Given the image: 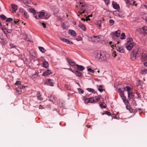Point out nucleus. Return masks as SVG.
Here are the masks:
<instances>
[{
    "mask_svg": "<svg viewBox=\"0 0 147 147\" xmlns=\"http://www.w3.org/2000/svg\"><path fill=\"white\" fill-rule=\"evenodd\" d=\"M113 14L114 15L117 16H119L120 17H123L125 16V14L122 11H119L117 10H116L114 11Z\"/></svg>",
    "mask_w": 147,
    "mask_h": 147,
    "instance_id": "4",
    "label": "nucleus"
},
{
    "mask_svg": "<svg viewBox=\"0 0 147 147\" xmlns=\"http://www.w3.org/2000/svg\"><path fill=\"white\" fill-rule=\"evenodd\" d=\"M118 90L120 92H123L126 90L125 88V87H121L120 88H119L118 89Z\"/></svg>",
    "mask_w": 147,
    "mask_h": 147,
    "instance_id": "32",
    "label": "nucleus"
},
{
    "mask_svg": "<svg viewBox=\"0 0 147 147\" xmlns=\"http://www.w3.org/2000/svg\"><path fill=\"white\" fill-rule=\"evenodd\" d=\"M138 49L137 48H134L130 55V58L133 61L135 60L136 59V55L139 54L138 52Z\"/></svg>",
    "mask_w": 147,
    "mask_h": 147,
    "instance_id": "3",
    "label": "nucleus"
},
{
    "mask_svg": "<svg viewBox=\"0 0 147 147\" xmlns=\"http://www.w3.org/2000/svg\"><path fill=\"white\" fill-rule=\"evenodd\" d=\"M82 39V38L80 36H78V37L76 38V40L78 41L81 40Z\"/></svg>",
    "mask_w": 147,
    "mask_h": 147,
    "instance_id": "50",
    "label": "nucleus"
},
{
    "mask_svg": "<svg viewBox=\"0 0 147 147\" xmlns=\"http://www.w3.org/2000/svg\"><path fill=\"white\" fill-rule=\"evenodd\" d=\"M64 88L67 90H70L71 89V87L69 85H65L64 86Z\"/></svg>",
    "mask_w": 147,
    "mask_h": 147,
    "instance_id": "30",
    "label": "nucleus"
},
{
    "mask_svg": "<svg viewBox=\"0 0 147 147\" xmlns=\"http://www.w3.org/2000/svg\"><path fill=\"white\" fill-rule=\"evenodd\" d=\"M51 73V71L49 70L48 69L47 71L44 72L43 74H42V76H47L50 74Z\"/></svg>",
    "mask_w": 147,
    "mask_h": 147,
    "instance_id": "12",
    "label": "nucleus"
},
{
    "mask_svg": "<svg viewBox=\"0 0 147 147\" xmlns=\"http://www.w3.org/2000/svg\"><path fill=\"white\" fill-rule=\"evenodd\" d=\"M37 97L40 100H43L41 96L40 92L39 91H38L37 92Z\"/></svg>",
    "mask_w": 147,
    "mask_h": 147,
    "instance_id": "16",
    "label": "nucleus"
},
{
    "mask_svg": "<svg viewBox=\"0 0 147 147\" xmlns=\"http://www.w3.org/2000/svg\"><path fill=\"white\" fill-rule=\"evenodd\" d=\"M24 15L26 18H28L29 17V15L28 14V13L26 11L24 13Z\"/></svg>",
    "mask_w": 147,
    "mask_h": 147,
    "instance_id": "47",
    "label": "nucleus"
},
{
    "mask_svg": "<svg viewBox=\"0 0 147 147\" xmlns=\"http://www.w3.org/2000/svg\"><path fill=\"white\" fill-rule=\"evenodd\" d=\"M38 48L39 50L42 53H44L45 51V49L43 47H38Z\"/></svg>",
    "mask_w": 147,
    "mask_h": 147,
    "instance_id": "27",
    "label": "nucleus"
},
{
    "mask_svg": "<svg viewBox=\"0 0 147 147\" xmlns=\"http://www.w3.org/2000/svg\"><path fill=\"white\" fill-rule=\"evenodd\" d=\"M142 59H143L144 60H146L147 59V55L146 53H142Z\"/></svg>",
    "mask_w": 147,
    "mask_h": 147,
    "instance_id": "24",
    "label": "nucleus"
},
{
    "mask_svg": "<svg viewBox=\"0 0 147 147\" xmlns=\"http://www.w3.org/2000/svg\"><path fill=\"white\" fill-rule=\"evenodd\" d=\"M115 47H116V50L118 52L121 53H123L125 51L123 47L119 46H117L116 47V46Z\"/></svg>",
    "mask_w": 147,
    "mask_h": 147,
    "instance_id": "6",
    "label": "nucleus"
},
{
    "mask_svg": "<svg viewBox=\"0 0 147 147\" xmlns=\"http://www.w3.org/2000/svg\"><path fill=\"white\" fill-rule=\"evenodd\" d=\"M105 2L106 4L108 5L110 2L109 0H105Z\"/></svg>",
    "mask_w": 147,
    "mask_h": 147,
    "instance_id": "52",
    "label": "nucleus"
},
{
    "mask_svg": "<svg viewBox=\"0 0 147 147\" xmlns=\"http://www.w3.org/2000/svg\"><path fill=\"white\" fill-rule=\"evenodd\" d=\"M70 63H71V65L72 66H74L75 65V63L71 60Z\"/></svg>",
    "mask_w": 147,
    "mask_h": 147,
    "instance_id": "55",
    "label": "nucleus"
},
{
    "mask_svg": "<svg viewBox=\"0 0 147 147\" xmlns=\"http://www.w3.org/2000/svg\"><path fill=\"white\" fill-rule=\"evenodd\" d=\"M19 21V20L18 19H17L16 20H14V22L15 24H16Z\"/></svg>",
    "mask_w": 147,
    "mask_h": 147,
    "instance_id": "61",
    "label": "nucleus"
},
{
    "mask_svg": "<svg viewBox=\"0 0 147 147\" xmlns=\"http://www.w3.org/2000/svg\"><path fill=\"white\" fill-rule=\"evenodd\" d=\"M43 65L44 67L46 68H47L48 67L49 64L47 62L45 61L43 63Z\"/></svg>",
    "mask_w": 147,
    "mask_h": 147,
    "instance_id": "31",
    "label": "nucleus"
},
{
    "mask_svg": "<svg viewBox=\"0 0 147 147\" xmlns=\"http://www.w3.org/2000/svg\"><path fill=\"white\" fill-rule=\"evenodd\" d=\"M104 104H105V103L103 102L100 104V107L101 108H105L106 107L105 106Z\"/></svg>",
    "mask_w": 147,
    "mask_h": 147,
    "instance_id": "38",
    "label": "nucleus"
},
{
    "mask_svg": "<svg viewBox=\"0 0 147 147\" xmlns=\"http://www.w3.org/2000/svg\"><path fill=\"white\" fill-rule=\"evenodd\" d=\"M72 71L73 72L76 76L78 77H80L82 75V74L78 71L74 70V71L72 70Z\"/></svg>",
    "mask_w": 147,
    "mask_h": 147,
    "instance_id": "9",
    "label": "nucleus"
},
{
    "mask_svg": "<svg viewBox=\"0 0 147 147\" xmlns=\"http://www.w3.org/2000/svg\"><path fill=\"white\" fill-rule=\"evenodd\" d=\"M130 42H133V39L131 38H129V40L127 41V43H129Z\"/></svg>",
    "mask_w": 147,
    "mask_h": 147,
    "instance_id": "49",
    "label": "nucleus"
},
{
    "mask_svg": "<svg viewBox=\"0 0 147 147\" xmlns=\"http://www.w3.org/2000/svg\"><path fill=\"white\" fill-rule=\"evenodd\" d=\"M126 3L127 4L128 3L130 5H133L134 4L135 1L133 0H126Z\"/></svg>",
    "mask_w": 147,
    "mask_h": 147,
    "instance_id": "14",
    "label": "nucleus"
},
{
    "mask_svg": "<svg viewBox=\"0 0 147 147\" xmlns=\"http://www.w3.org/2000/svg\"><path fill=\"white\" fill-rule=\"evenodd\" d=\"M135 43L134 42H130L129 43H127L126 46V48L128 51H130L133 48V47L135 45Z\"/></svg>",
    "mask_w": 147,
    "mask_h": 147,
    "instance_id": "5",
    "label": "nucleus"
},
{
    "mask_svg": "<svg viewBox=\"0 0 147 147\" xmlns=\"http://www.w3.org/2000/svg\"><path fill=\"white\" fill-rule=\"evenodd\" d=\"M21 84V82L20 81H16L15 83V84L16 85H20Z\"/></svg>",
    "mask_w": 147,
    "mask_h": 147,
    "instance_id": "51",
    "label": "nucleus"
},
{
    "mask_svg": "<svg viewBox=\"0 0 147 147\" xmlns=\"http://www.w3.org/2000/svg\"><path fill=\"white\" fill-rule=\"evenodd\" d=\"M100 100V98H97V96L92 97L88 98H85L84 100L85 103H95Z\"/></svg>",
    "mask_w": 147,
    "mask_h": 147,
    "instance_id": "2",
    "label": "nucleus"
},
{
    "mask_svg": "<svg viewBox=\"0 0 147 147\" xmlns=\"http://www.w3.org/2000/svg\"><path fill=\"white\" fill-rule=\"evenodd\" d=\"M87 90L89 92H93L94 91V89L92 88H87Z\"/></svg>",
    "mask_w": 147,
    "mask_h": 147,
    "instance_id": "46",
    "label": "nucleus"
},
{
    "mask_svg": "<svg viewBox=\"0 0 147 147\" xmlns=\"http://www.w3.org/2000/svg\"><path fill=\"white\" fill-rule=\"evenodd\" d=\"M48 85L53 86V84L54 83V81L51 79H48L47 82Z\"/></svg>",
    "mask_w": 147,
    "mask_h": 147,
    "instance_id": "10",
    "label": "nucleus"
},
{
    "mask_svg": "<svg viewBox=\"0 0 147 147\" xmlns=\"http://www.w3.org/2000/svg\"><path fill=\"white\" fill-rule=\"evenodd\" d=\"M120 95L123 102L125 105L129 103V102L128 100L126 99L125 96L124 95V94L123 93H122Z\"/></svg>",
    "mask_w": 147,
    "mask_h": 147,
    "instance_id": "8",
    "label": "nucleus"
},
{
    "mask_svg": "<svg viewBox=\"0 0 147 147\" xmlns=\"http://www.w3.org/2000/svg\"><path fill=\"white\" fill-rule=\"evenodd\" d=\"M2 30L3 31L4 33L5 34H7V32H8V30L6 28H2Z\"/></svg>",
    "mask_w": 147,
    "mask_h": 147,
    "instance_id": "39",
    "label": "nucleus"
},
{
    "mask_svg": "<svg viewBox=\"0 0 147 147\" xmlns=\"http://www.w3.org/2000/svg\"><path fill=\"white\" fill-rule=\"evenodd\" d=\"M67 61L69 64L71 65V63H70L71 61V60H70L68 59H67Z\"/></svg>",
    "mask_w": 147,
    "mask_h": 147,
    "instance_id": "56",
    "label": "nucleus"
},
{
    "mask_svg": "<svg viewBox=\"0 0 147 147\" xmlns=\"http://www.w3.org/2000/svg\"><path fill=\"white\" fill-rule=\"evenodd\" d=\"M96 24L98 25V26L100 28L101 25V21L100 20L96 21L95 22Z\"/></svg>",
    "mask_w": 147,
    "mask_h": 147,
    "instance_id": "22",
    "label": "nucleus"
},
{
    "mask_svg": "<svg viewBox=\"0 0 147 147\" xmlns=\"http://www.w3.org/2000/svg\"><path fill=\"white\" fill-rule=\"evenodd\" d=\"M128 97L129 98H131V96L130 95V93H128Z\"/></svg>",
    "mask_w": 147,
    "mask_h": 147,
    "instance_id": "59",
    "label": "nucleus"
},
{
    "mask_svg": "<svg viewBox=\"0 0 147 147\" xmlns=\"http://www.w3.org/2000/svg\"><path fill=\"white\" fill-rule=\"evenodd\" d=\"M78 92L80 94H83L84 93V91L82 89L80 88H78Z\"/></svg>",
    "mask_w": 147,
    "mask_h": 147,
    "instance_id": "40",
    "label": "nucleus"
},
{
    "mask_svg": "<svg viewBox=\"0 0 147 147\" xmlns=\"http://www.w3.org/2000/svg\"><path fill=\"white\" fill-rule=\"evenodd\" d=\"M142 18L147 22V14L144 13L142 14Z\"/></svg>",
    "mask_w": 147,
    "mask_h": 147,
    "instance_id": "21",
    "label": "nucleus"
},
{
    "mask_svg": "<svg viewBox=\"0 0 147 147\" xmlns=\"http://www.w3.org/2000/svg\"><path fill=\"white\" fill-rule=\"evenodd\" d=\"M141 30H143V32L147 34V27H144L141 29Z\"/></svg>",
    "mask_w": 147,
    "mask_h": 147,
    "instance_id": "26",
    "label": "nucleus"
},
{
    "mask_svg": "<svg viewBox=\"0 0 147 147\" xmlns=\"http://www.w3.org/2000/svg\"><path fill=\"white\" fill-rule=\"evenodd\" d=\"M91 40L94 42H98L100 41V38L97 36H93L91 37Z\"/></svg>",
    "mask_w": 147,
    "mask_h": 147,
    "instance_id": "7",
    "label": "nucleus"
},
{
    "mask_svg": "<svg viewBox=\"0 0 147 147\" xmlns=\"http://www.w3.org/2000/svg\"><path fill=\"white\" fill-rule=\"evenodd\" d=\"M65 42H66L67 44H68L70 45H71L72 44V42L70 41L69 40L67 39H66Z\"/></svg>",
    "mask_w": 147,
    "mask_h": 147,
    "instance_id": "41",
    "label": "nucleus"
},
{
    "mask_svg": "<svg viewBox=\"0 0 147 147\" xmlns=\"http://www.w3.org/2000/svg\"><path fill=\"white\" fill-rule=\"evenodd\" d=\"M105 114L109 116L111 115V113L109 112L106 111Z\"/></svg>",
    "mask_w": 147,
    "mask_h": 147,
    "instance_id": "53",
    "label": "nucleus"
},
{
    "mask_svg": "<svg viewBox=\"0 0 147 147\" xmlns=\"http://www.w3.org/2000/svg\"><path fill=\"white\" fill-rule=\"evenodd\" d=\"M113 5V7L115 9H118L119 8V5L116 3L113 4L112 3Z\"/></svg>",
    "mask_w": 147,
    "mask_h": 147,
    "instance_id": "25",
    "label": "nucleus"
},
{
    "mask_svg": "<svg viewBox=\"0 0 147 147\" xmlns=\"http://www.w3.org/2000/svg\"><path fill=\"white\" fill-rule=\"evenodd\" d=\"M26 40H27L28 41L32 42V39H29V38H26Z\"/></svg>",
    "mask_w": 147,
    "mask_h": 147,
    "instance_id": "57",
    "label": "nucleus"
},
{
    "mask_svg": "<svg viewBox=\"0 0 147 147\" xmlns=\"http://www.w3.org/2000/svg\"><path fill=\"white\" fill-rule=\"evenodd\" d=\"M147 73V69H144L141 71V74H142L145 75Z\"/></svg>",
    "mask_w": 147,
    "mask_h": 147,
    "instance_id": "33",
    "label": "nucleus"
},
{
    "mask_svg": "<svg viewBox=\"0 0 147 147\" xmlns=\"http://www.w3.org/2000/svg\"><path fill=\"white\" fill-rule=\"evenodd\" d=\"M91 66H88L87 67V69L88 71L92 73H94V71L93 69H91Z\"/></svg>",
    "mask_w": 147,
    "mask_h": 147,
    "instance_id": "23",
    "label": "nucleus"
},
{
    "mask_svg": "<svg viewBox=\"0 0 147 147\" xmlns=\"http://www.w3.org/2000/svg\"><path fill=\"white\" fill-rule=\"evenodd\" d=\"M77 68L79 71H82L84 69V67L81 65H77Z\"/></svg>",
    "mask_w": 147,
    "mask_h": 147,
    "instance_id": "18",
    "label": "nucleus"
},
{
    "mask_svg": "<svg viewBox=\"0 0 147 147\" xmlns=\"http://www.w3.org/2000/svg\"><path fill=\"white\" fill-rule=\"evenodd\" d=\"M90 20V19L89 18V17H88V16H87L86 18V21H87L88 20Z\"/></svg>",
    "mask_w": 147,
    "mask_h": 147,
    "instance_id": "64",
    "label": "nucleus"
},
{
    "mask_svg": "<svg viewBox=\"0 0 147 147\" xmlns=\"http://www.w3.org/2000/svg\"><path fill=\"white\" fill-rule=\"evenodd\" d=\"M45 15V13L44 12H40L39 14L38 15L39 17L40 20Z\"/></svg>",
    "mask_w": 147,
    "mask_h": 147,
    "instance_id": "20",
    "label": "nucleus"
},
{
    "mask_svg": "<svg viewBox=\"0 0 147 147\" xmlns=\"http://www.w3.org/2000/svg\"><path fill=\"white\" fill-rule=\"evenodd\" d=\"M35 18H36V19H38V20H40V18H39V16H35Z\"/></svg>",
    "mask_w": 147,
    "mask_h": 147,
    "instance_id": "63",
    "label": "nucleus"
},
{
    "mask_svg": "<svg viewBox=\"0 0 147 147\" xmlns=\"http://www.w3.org/2000/svg\"><path fill=\"white\" fill-rule=\"evenodd\" d=\"M11 7L12 9L14 11H16L17 10L18 7L16 5L12 4L11 5Z\"/></svg>",
    "mask_w": 147,
    "mask_h": 147,
    "instance_id": "19",
    "label": "nucleus"
},
{
    "mask_svg": "<svg viewBox=\"0 0 147 147\" xmlns=\"http://www.w3.org/2000/svg\"><path fill=\"white\" fill-rule=\"evenodd\" d=\"M66 24L67 22H63L61 24V26L64 29H67L68 28V26L66 25Z\"/></svg>",
    "mask_w": 147,
    "mask_h": 147,
    "instance_id": "15",
    "label": "nucleus"
},
{
    "mask_svg": "<svg viewBox=\"0 0 147 147\" xmlns=\"http://www.w3.org/2000/svg\"><path fill=\"white\" fill-rule=\"evenodd\" d=\"M125 88L126 89L125 90L127 91V93L130 92L131 88L129 86H127Z\"/></svg>",
    "mask_w": 147,
    "mask_h": 147,
    "instance_id": "35",
    "label": "nucleus"
},
{
    "mask_svg": "<svg viewBox=\"0 0 147 147\" xmlns=\"http://www.w3.org/2000/svg\"><path fill=\"white\" fill-rule=\"evenodd\" d=\"M109 58V55L107 53L104 52H98L95 56V59L96 61H106Z\"/></svg>",
    "mask_w": 147,
    "mask_h": 147,
    "instance_id": "1",
    "label": "nucleus"
},
{
    "mask_svg": "<svg viewBox=\"0 0 147 147\" xmlns=\"http://www.w3.org/2000/svg\"><path fill=\"white\" fill-rule=\"evenodd\" d=\"M19 11L21 13H24L25 11V10L22 8H20L19 9Z\"/></svg>",
    "mask_w": 147,
    "mask_h": 147,
    "instance_id": "42",
    "label": "nucleus"
},
{
    "mask_svg": "<svg viewBox=\"0 0 147 147\" xmlns=\"http://www.w3.org/2000/svg\"><path fill=\"white\" fill-rule=\"evenodd\" d=\"M31 1V0H24L23 3L25 4L27 3H30Z\"/></svg>",
    "mask_w": 147,
    "mask_h": 147,
    "instance_id": "43",
    "label": "nucleus"
},
{
    "mask_svg": "<svg viewBox=\"0 0 147 147\" xmlns=\"http://www.w3.org/2000/svg\"><path fill=\"white\" fill-rule=\"evenodd\" d=\"M7 36V38H9L10 35L8 34V33L5 34Z\"/></svg>",
    "mask_w": 147,
    "mask_h": 147,
    "instance_id": "62",
    "label": "nucleus"
},
{
    "mask_svg": "<svg viewBox=\"0 0 147 147\" xmlns=\"http://www.w3.org/2000/svg\"><path fill=\"white\" fill-rule=\"evenodd\" d=\"M25 86L23 85H22V86H20V87H19V88H20V89H23V88H25Z\"/></svg>",
    "mask_w": 147,
    "mask_h": 147,
    "instance_id": "58",
    "label": "nucleus"
},
{
    "mask_svg": "<svg viewBox=\"0 0 147 147\" xmlns=\"http://www.w3.org/2000/svg\"><path fill=\"white\" fill-rule=\"evenodd\" d=\"M138 83H139L138 84L139 85H140L141 86H142L143 84V82H142L140 80H139L138 81Z\"/></svg>",
    "mask_w": 147,
    "mask_h": 147,
    "instance_id": "48",
    "label": "nucleus"
},
{
    "mask_svg": "<svg viewBox=\"0 0 147 147\" xmlns=\"http://www.w3.org/2000/svg\"><path fill=\"white\" fill-rule=\"evenodd\" d=\"M103 86L102 85L98 86L97 85V88L98 90L100 92H102L103 90Z\"/></svg>",
    "mask_w": 147,
    "mask_h": 147,
    "instance_id": "17",
    "label": "nucleus"
},
{
    "mask_svg": "<svg viewBox=\"0 0 147 147\" xmlns=\"http://www.w3.org/2000/svg\"><path fill=\"white\" fill-rule=\"evenodd\" d=\"M38 24L40 25V24H42L44 28H45L46 27V24H45L44 22L42 23L40 22L39 21L38 22Z\"/></svg>",
    "mask_w": 147,
    "mask_h": 147,
    "instance_id": "36",
    "label": "nucleus"
},
{
    "mask_svg": "<svg viewBox=\"0 0 147 147\" xmlns=\"http://www.w3.org/2000/svg\"><path fill=\"white\" fill-rule=\"evenodd\" d=\"M30 10L31 12L32 13L34 14H36V12L34 9L31 8L30 9Z\"/></svg>",
    "mask_w": 147,
    "mask_h": 147,
    "instance_id": "37",
    "label": "nucleus"
},
{
    "mask_svg": "<svg viewBox=\"0 0 147 147\" xmlns=\"http://www.w3.org/2000/svg\"><path fill=\"white\" fill-rule=\"evenodd\" d=\"M109 23L111 26H113L114 24L115 21L113 20L110 19L109 20Z\"/></svg>",
    "mask_w": 147,
    "mask_h": 147,
    "instance_id": "34",
    "label": "nucleus"
},
{
    "mask_svg": "<svg viewBox=\"0 0 147 147\" xmlns=\"http://www.w3.org/2000/svg\"><path fill=\"white\" fill-rule=\"evenodd\" d=\"M13 19L11 18H7L6 20V22H10L12 21Z\"/></svg>",
    "mask_w": 147,
    "mask_h": 147,
    "instance_id": "45",
    "label": "nucleus"
},
{
    "mask_svg": "<svg viewBox=\"0 0 147 147\" xmlns=\"http://www.w3.org/2000/svg\"><path fill=\"white\" fill-rule=\"evenodd\" d=\"M0 17L2 19L5 20L6 19V17L3 14H1L0 16Z\"/></svg>",
    "mask_w": 147,
    "mask_h": 147,
    "instance_id": "44",
    "label": "nucleus"
},
{
    "mask_svg": "<svg viewBox=\"0 0 147 147\" xmlns=\"http://www.w3.org/2000/svg\"><path fill=\"white\" fill-rule=\"evenodd\" d=\"M9 45L11 47V48H16V46L15 45H13L12 44H9Z\"/></svg>",
    "mask_w": 147,
    "mask_h": 147,
    "instance_id": "54",
    "label": "nucleus"
},
{
    "mask_svg": "<svg viewBox=\"0 0 147 147\" xmlns=\"http://www.w3.org/2000/svg\"><path fill=\"white\" fill-rule=\"evenodd\" d=\"M126 36L124 33H122L120 36V38L122 40L125 39Z\"/></svg>",
    "mask_w": 147,
    "mask_h": 147,
    "instance_id": "28",
    "label": "nucleus"
},
{
    "mask_svg": "<svg viewBox=\"0 0 147 147\" xmlns=\"http://www.w3.org/2000/svg\"><path fill=\"white\" fill-rule=\"evenodd\" d=\"M78 26L84 31H86V29L84 25V24L82 23H80Z\"/></svg>",
    "mask_w": 147,
    "mask_h": 147,
    "instance_id": "11",
    "label": "nucleus"
},
{
    "mask_svg": "<svg viewBox=\"0 0 147 147\" xmlns=\"http://www.w3.org/2000/svg\"><path fill=\"white\" fill-rule=\"evenodd\" d=\"M69 34L75 37L76 36V33L74 30H69Z\"/></svg>",
    "mask_w": 147,
    "mask_h": 147,
    "instance_id": "13",
    "label": "nucleus"
},
{
    "mask_svg": "<svg viewBox=\"0 0 147 147\" xmlns=\"http://www.w3.org/2000/svg\"><path fill=\"white\" fill-rule=\"evenodd\" d=\"M120 31L119 30H118L115 33V35L117 37H118L120 35Z\"/></svg>",
    "mask_w": 147,
    "mask_h": 147,
    "instance_id": "29",
    "label": "nucleus"
},
{
    "mask_svg": "<svg viewBox=\"0 0 147 147\" xmlns=\"http://www.w3.org/2000/svg\"><path fill=\"white\" fill-rule=\"evenodd\" d=\"M61 40L65 42V41L66 39L64 38H61Z\"/></svg>",
    "mask_w": 147,
    "mask_h": 147,
    "instance_id": "60",
    "label": "nucleus"
}]
</instances>
